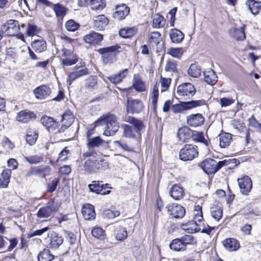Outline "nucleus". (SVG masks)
<instances>
[{
  "mask_svg": "<svg viewBox=\"0 0 261 261\" xmlns=\"http://www.w3.org/2000/svg\"><path fill=\"white\" fill-rule=\"evenodd\" d=\"M38 137V135L35 131L29 130L26 135L25 140L29 144L33 145L35 143Z\"/></svg>",
  "mask_w": 261,
  "mask_h": 261,
  "instance_id": "50",
  "label": "nucleus"
},
{
  "mask_svg": "<svg viewBox=\"0 0 261 261\" xmlns=\"http://www.w3.org/2000/svg\"><path fill=\"white\" fill-rule=\"evenodd\" d=\"M114 233L116 240L119 241H123L127 237L126 229L119 226H114Z\"/></svg>",
  "mask_w": 261,
  "mask_h": 261,
  "instance_id": "33",
  "label": "nucleus"
},
{
  "mask_svg": "<svg viewBox=\"0 0 261 261\" xmlns=\"http://www.w3.org/2000/svg\"><path fill=\"white\" fill-rule=\"evenodd\" d=\"M69 153V151L68 149H67L66 147L59 154V156L55 162H53L52 161H50V163L54 166H56V163L57 162L61 161H64L67 160L68 158V154Z\"/></svg>",
  "mask_w": 261,
  "mask_h": 261,
  "instance_id": "59",
  "label": "nucleus"
},
{
  "mask_svg": "<svg viewBox=\"0 0 261 261\" xmlns=\"http://www.w3.org/2000/svg\"><path fill=\"white\" fill-rule=\"evenodd\" d=\"M11 175V169H4L0 175V188H5L8 186Z\"/></svg>",
  "mask_w": 261,
  "mask_h": 261,
  "instance_id": "32",
  "label": "nucleus"
},
{
  "mask_svg": "<svg viewBox=\"0 0 261 261\" xmlns=\"http://www.w3.org/2000/svg\"><path fill=\"white\" fill-rule=\"evenodd\" d=\"M128 73V69H124L119 71L117 74L109 76L108 79L114 84L120 83Z\"/></svg>",
  "mask_w": 261,
  "mask_h": 261,
  "instance_id": "34",
  "label": "nucleus"
},
{
  "mask_svg": "<svg viewBox=\"0 0 261 261\" xmlns=\"http://www.w3.org/2000/svg\"><path fill=\"white\" fill-rule=\"evenodd\" d=\"M78 61L77 57L74 54H72L71 57H66L62 59L64 65L69 66L75 64Z\"/></svg>",
  "mask_w": 261,
  "mask_h": 261,
  "instance_id": "55",
  "label": "nucleus"
},
{
  "mask_svg": "<svg viewBox=\"0 0 261 261\" xmlns=\"http://www.w3.org/2000/svg\"><path fill=\"white\" fill-rule=\"evenodd\" d=\"M108 167L107 162L101 160L88 159L85 161L83 168L84 171L88 174H94L102 172Z\"/></svg>",
  "mask_w": 261,
  "mask_h": 261,
  "instance_id": "3",
  "label": "nucleus"
},
{
  "mask_svg": "<svg viewBox=\"0 0 261 261\" xmlns=\"http://www.w3.org/2000/svg\"><path fill=\"white\" fill-rule=\"evenodd\" d=\"M198 156L197 146L192 144H186L179 153L180 160L183 161H192Z\"/></svg>",
  "mask_w": 261,
  "mask_h": 261,
  "instance_id": "5",
  "label": "nucleus"
},
{
  "mask_svg": "<svg viewBox=\"0 0 261 261\" xmlns=\"http://www.w3.org/2000/svg\"><path fill=\"white\" fill-rule=\"evenodd\" d=\"M204 118L200 113L193 114L187 116V123L194 127L202 125L204 122Z\"/></svg>",
  "mask_w": 261,
  "mask_h": 261,
  "instance_id": "13",
  "label": "nucleus"
},
{
  "mask_svg": "<svg viewBox=\"0 0 261 261\" xmlns=\"http://www.w3.org/2000/svg\"><path fill=\"white\" fill-rule=\"evenodd\" d=\"M54 10L57 17H63L66 15L67 9L58 3L54 5Z\"/></svg>",
  "mask_w": 261,
  "mask_h": 261,
  "instance_id": "49",
  "label": "nucleus"
},
{
  "mask_svg": "<svg viewBox=\"0 0 261 261\" xmlns=\"http://www.w3.org/2000/svg\"><path fill=\"white\" fill-rule=\"evenodd\" d=\"M97 81L96 76H90L86 80V87L89 90H92L97 86Z\"/></svg>",
  "mask_w": 261,
  "mask_h": 261,
  "instance_id": "61",
  "label": "nucleus"
},
{
  "mask_svg": "<svg viewBox=\"0 0 261 261\" xmlns=\"http://www.w3.org/2000/svg\"><path fill=\"white\" fill-rule=\"evenodd\" d=\"M170 248L171 250L175 251H185L186 250L180 239L173 240L170 244Z\"/></svg>",
  "mask_w": 261,
  "mask_h": 261,
  "instance_id": "46",
  "label": "nucleus"
},
{
  "mask_svg": "<svg viewBox=\"0 0 261 261\" xmlns=\"http://www.w3.org/2000/svg\"><path fill=\"white\" fill-rule=\"evenodd\" d=\"M170 195L175 200L182 198L184 195L182 188L177 185H173L170 190Z\"/></svg>",
  "mask_w": 261,
  "mask_h": 261,
  "instance_id": "39",
  "label": "nucleus"
},
{
  "mask_svg": "<svg viewBox=\"0 0 261 261\" xmlns=\"http://www.w3.org/2000/svg\"><path fill=\"white\" fill-rule=\"evenodd\" d=\"M80 25L73 20H68L66 24L65 27L69 31L74 32L79 28Z\"/></svg>",
  "mask_w": 261,
  "mask_h": 261,
  "instance_id": "63",
  "label": "nucleus"
},
{
  "mask_svg": "<svg viewBox=\"0 0 261 261\" xmlns=\"http://www.w3.org/2000/svg\"><path fill=\"white\" fill-rule=\"evenodd\" d=\"M108 184H104L101 181H93L91 184H89L88 187L90 191L92 192L98 194L107 195L110 193V190L106 189L110 188Z\"/></svg>",
  "mask_w": 261,
  "mask_h": 261,
  "instance_id": "7",
  "label": "nucleus"
},
{
  "mask_svg": "<svg viewBox=\"0 0 261 261\" xmlns=\"http://www.w3.org/2000/svg\"><path fill=\"white\" fill-rule=\"evenodd\" d=\"M230 163L229 160H224L217 162L215 160L207 159L200 163V167L206 174H212L217 172L222 167L228 165Z\"/></svg>",
  "mask_w": 261,
  "mask_h": 261,
  "instance_id": "2",
  "label": "nucleus"
},
{
  "mask_svg": "<svg viewBox=\"0 0 261 261\" xmlns=\"http://www.w3.org/2000/svg\"><path fill=\"white\" fill-rule=\"evenodd\" d=\"M82 212L86 220H91L94 219L95 218L94 206L90 204L84 205L82 208Z\"/></svg>",
  "mask_w": 261,
  "mask_h": 261,
  "instance_id": "26",
  "label": "nucleus"
},
{
  "mask_svg": "<svg viewBox=\"0 0 261 261\" xmlns=\"http://www.w3.org/2000/svg\"><path fill=\"white\" fill-rule=\"evenodd\" d=\"M35 118V114L28 110H23L19 112L16 117V120L21 123H28Z\"/></svg>",
  "mask_w": 261,
  "mask_h": 261,
  "instance_id": "18",
  "label": "nucleus"
},
{
  "mask_svg": "<svg viewBox=\"0 0 261 261\" xmlns=\"http://www.w3.org/2000/svg\"><path fill=\"white\" fill-rule=\"evenodd\" d=\"M246 6L253 15H256L259 13L261 9V2L255 0H248L246 2Z\"/></svg>",
  "mask_w": 261,
  "mask_h": 261,
  "instance_id": "30",
  "label": "nucleus"
},
{
  "mask_svg": "<svg viewBox=\"0 0 261 261\" xmlns=\"http://www.w3.org/2000/svg\"><path fill=\"white\" fill-rule=\"evenodd\" d=\"M63 242L62 237L58 236L55 232H52L50 233L49 247L51 248H57L61 245Z\"/></svg>",
  "mask_w": 261,
  "mask_h": 261,
  "instance_id": "36",
  "label": "nucleus"
},
{
  "mask_svg": "<svg viewBox=\"0 0 261 261\" xmlns=\"http://www.w3.org/2000/svg\"><path fill=\"white\" fill-rule=\"evenodd\" d=\"M59 178L56 177H55L50 179L47 183V192L50 193H53V192H54L59 184Z\"/></svg>",
  "mask_w": 261,
  "mask_h": 261,
  "instance_id": "58",
  "label": "nucleus"
},
{
  "mask_svg": "<svg viewBox=\"0 0 261 261\" xmlns=\"http://www.w3.org/2000/svg\"><path fill=\"white\" fill-rule=\"evenodd\" d=\"M185 110H190L197 107L205 105L204 100H191L187 102H183Z\"/></svg>",
  "mask_w": 261,
  "mask_h": 261,
  "instance_id": "44",
  "label": "nucleus"
},
{
  "mask_svg": "<svg viewBox=\"0 0 261 261\" xmlns=\"http://www.w3.org/2000/svg\"><path fill=\"white\" fill-rule=\"evenodd\" d=\"M24 159L25 160V161L31 164H38L41 162L43 160L42 156L39 155H34L28 156H24Z\"/></svg>",
  "mask_w": 261,
  "mask_h": 261,
  "instance_id": "60",
  "label": "nucleus"
},
{
  "mask_svg": "<svg viewBox=\"0 0 261 261\" xmlns=\"http://www.w3.org/2000/svg\"><path fill=\"white\" fill-rule=\"evenodd\" d=\"M54 259V256L50 254V251L44 249L38 255V261H51Z\"/></svg>",
  "mask_w": 261,
  "mask_h": 261,
  "instance_id": "47",
  "label": "nucleus"
},
{
  "mask_svg": "<svg viewBox=\"0 0 261 261\" xmlns=\"http://www.w3.org/2000/svg\"><path fill=\"white\" fill-rule=\"evenodd\" d=\"M103 140L99 137H96L93 138H89L88 145L89 147H96L99 146Z\"/></svg>",
  "mask_w": 261,
  "mask_h": 261,
  "instance_id": "54",
  "label": "nucleus"
},
{
  "mask_svg": "<svg viewBox=\"0 0 261 261\" xmlns=\"http://www.w3.org/2000/svg\"><path fill=\"white\" fill-rule=\"evenodd\" d=\"M124 121L133 125V128L140 133L144 127L143 122L142 120L138 119L128 115H126L125 116Z\"/></svg>",
  "mask_w": 261,
  "mask_h": 261,
  "instance_id": "22",
  "label": "nucleus"
},
{
  "mask_svg": "<svg viewBox=\"0 0 261 261\" xmlns=\"http://www.w3.org/2000/svg\"><path fill=\"white\" fill-rule=\"evenodd\" d=\"M169 36L172 42L174 43H180L184 38V34L180 31L175 29L170 31Z\"/></svg>",
  "mask_w": 261,
  "mask_h": 261,
  "instance_id": "37",
  "label": "nucleus"
},
{
  "mask_svg": "<svg viewBox=\"0 0 261 261\" xmlns=\"http://www.w3.org/2000/svg\"><path fill=\"white\" fill-rule=\"evenodd\" d=\"M219 138L220 147L226 148L230 145L231 140V134L222 133L219 135Z\"/></svg>",
  "mask_w": 261,
  "mask_h": 261,
  "instance_id": "38",
  "label": "nucleus"
},
{
  "mask_svg": "<svg viewBox=\"0 0 261 261\" xmlns=\"http://www.w3.org/2000/svg\"><path fill=\"white\" fill-rule=\"evenodd\" d=\"M194 220L193 221H196V223L199 222V224H201V223L203 220V215L201 207L199 205L195 207V209L194 211Z\"/></svg>",
  "mask_w": 261,
  "mask_h": 261,
  "instance_id": "52",
  "label": "nucleus"
},
{
  "mask_svg": "<svg viewBox=\"0 0 261 261\" xmlns=\"http://www.w3.org/2000/svg\"><path fill=\"white\" fill-rule=\"evenodd\" d=\"M224 247L228 251L237 250L240 248L239 242L233 238H227L222 241Z\"/></svg>",
  "mask_w": 261,
  "mask_h": 261,
  "instance_id": "23",
  "label": "nucleus"
},
{
  "mask_svg": "<svg viewBox=\"0 0 261 261\" xmlns=\"http://www.w3.org/2000/svg\"><path fill=\"white\" fill-rule=\"evenodd\" d=\"M108 19L103 15L94 17V27L98 31L103 30L109 23Z\"/></svg>",
  "mask_w": 261,
  "mask_h": 261,
  "instance_id": "25",
  "label": "nucleus"
},
{
  "mask_svg": "<svg viewBox=\"0 0 261 261\" xmlns=\"http://www.w3.org/2000/svg\"><path fill=\"white\" fill-rule=\"evenodd\" d=\"M177 92L179 96L191 98L196 93V89L191 83H186L177 87Z\"/></svg>",
  "mask_w": 261,
  "mask_h": 261,
  "instance_id": "8",
  "label": "nucleus"
},
{
  "mask_svg": "<svg viewBox=\"0 0 261 261\" xmlns=\"http://www.w3.org/2000/svg\"><path fill=\"white\" fill-rule=\"evenodd\" d=\"M102 39V35L93 31L85 35L84 37V40L86 43L93 45L98 44L101 42Z\"/></svg>",
  "mask_w": 261,
  "mask_h": 261,
  "instance_id": "19",
  "label": "nucleus"
},
{
  "mask_svg": "<svg viewBox=\"0 0 261 261\" xmlns=\"http://www.w3.org/2000/svg\"><path fill=\"white\" fill-rule=\"evenodd\" d=\"M115 9L116 11L113 13V17L118 20L125 18L129 12V8L123 4L117 6Z\"/></svg>",
  "mask_w": 261,
  "mask_h": 261,
  "instance_id": "20",
  "label": "nucleus"
},
{
  "mask_svg": "<svg viewBox=\"0 0 261 261\" xmlns=\"http://www.w3.org/2000/svg\"><path fill=\"white\" fill-rule=\"evenodd\" d=\"M204 79L206 83L211 85H215L218 77L216 73L212 69H208L203 72Z\"/></svg>",
  "mask_w": 261,
  "mask_h": 261,
  "instance_id": "35",
  "label": "nucleus"
},
{
  "mask_svg": "<svg viewBox=\"0 0 261 261\" xmlns=\"http://www.w3.org/2000/svg\"><path fill=\"white\" fill-rule=\"evenodd\" d=\"M192 133V130L188 127H182L178 129L177 133V137L179 141L186 142L191 138Z\"/></svg>",
  "mask_w": 261,
  "mask_h": 261,
  "instance_id": "24",
  "label": "nucleus"
},
{
  "mask_svg": "<svg viewBox=\"0 0 261 261\" xmlns=\"http://www.w3.org/2000/svg\"><path fill=\"white\" fill-rule=\"evenodd\" d=\"M165 68L167 72H176L177 71L176 62L174 60H168Z\"/></svg>",
  "mask_w": 261,
  "mask_h": 261,
  "instance_id": "57",
  "label": "nucleus"
},
{
  "mask_svg": "<svg viewBox=\"0 0 261 261\" xmlns=\"http://www.w3.org/2000/svg\"><path fill=\"white\" fill-rule=\"evenodd\" d=\"M106 125L103 135L106 136L114 135L118 130L120 126L116 116L108 113L101 116L95 123V127Z\"/></svg>",
  "mask_w": 261,
  "mask_h": 261,
  "instance_id": "1",
  "label": "nucleus"
},
{
  "mask_svg": "<svg viewBox=\"0 0 261 261\" xmlns=\"http://www.w3.org/2000/svg\"><path fill=\"white\" fill-rule=\"evenodd\" d=\"M149 39L152 45H158L162 41V38L159 32H152L149 35Z\"/></svg>",
  "mask_w": 261,
  "mask_h": 261,
  "instance_id": "48",
  "label": "nucleus"
},
{
  "mask_svg": "<svg viewBox=\"0 0 261 261\" xmlns=\"http://www.w3.org/2000/svg\"><path fill=\"white\" fill-rule=\"evenodd\" d=\"M120 47L118 45H113L100 48L98 52L101 55V59L105 64L113 63L116 60V55Z\"/></svg>",
  "mask_w": 261,
  "mask_h": 261,
  "instance_id": "4",
  "label": "nucleus"
},
{
  "mask_svg": "<svg viewBox=\"0 0 261 261\" xmlns=\"http://www.w3.org/2000/svg\"><path fill=\"white\" fill-rule=\"evenodd\" d=\"M166 20L164 17L159 14L153 16L152 27L154 28H161L164 27Z\"/></svg>",
  "mask_w": 261,
  "mask_h": 261,
  "instance_id": "43",
  "label": "nucleus"
},
{
  "mask_svg": "<svg viewBox=\"0 0 261 261\" xmlns=\"http://www.w3.org/2000/svg\"><path fill=\"white\" fill-rule=\"evenodd\" d=\"M74 116L70 111H66L62 115L61 121L63 122L62 126L58 130L59 132H63L69 127L74 121Z\"/></svg>",
  "mask_w": 261,
  "mask_h": 261,
  "instance_id": "17",
  "label": "nucleus"
},
{
  "mask_svg": "<svg viewBox=\"0 0 261 261\" xmlns=\"http://www.w3.org/2000/svg\"><path fill=\"white\" fill-rule=\"evenodd\" d=\"M59 208L58 204L54 200L49 201L46 206L38 210L37 216L39 218H47L56 213Z\"/></svg>",
  "mask_w": 261,
  "mask_h": 261,
  "instance_id": "6",
  "label": "nucleus"
},
{
  "mask_svg": "<svg viewBox=\"0 0 261 261\" xmlns=\"http://www.w3.org/2000/svg\"><path fill=\"white\" fill-rule=\"evenodd\" d=\"M121 128L123 129L122 135L125 137L134 138L140 136V133L128 124H122Z\"/></svg>",
  "mask_w": 261,
  "mask_h": 261,
  "instance_id": "28",
  "label": "nucleus"
},
{
  "mask_svg": "<svg viewBox=\"0 0 261 261\" xmlns=\"http://www.w3.org/2000/svg\"><path fill=\"white\" fill-rule=\"evenodd\" d=\"M91 233L92 236L101 240L105 238L104 231L101 227H96L92 230Z\"/></svg>",
  "mask_w": 261,
  "mask_h": 261,
  "instance_id": "62",
  "label": "nucleus"
},
{
  "mask_svg": "<svg viewBox=\"0 0 261 261\" xmlns=\"http://www.w3.org/2000/svg\"><path fill=\"white\" fill-rule=\"evenodd\" d=\"M245 27V25H244L239 29L232 28L229 30L230 35L237 40H244L246 38V35L244 32Z\"/></svg>",
  "mask_w": 261,
  "mask_h": 261,
  "instance_id": "29",
  "label": "nucleus"
},
{
  "mask_svg": "<svg viewBox=\"0 0 261 261\" xmlns=\"http://www.w3.org/2000/svg\"><path fill=\"white\" fill-rule=\"evenodd\" d=\"M238 183L241 193L248 195L251 191L252 184L251 178L248 176H244L238 179Z\"/></svg>",
  "mask_w": 261,
  "mask_h": 261,
  "instance_id": "12",
  "label": "nucleus"
},
{
  "mask_svg": "<svg viewBox=\"0 0 261 261\" xmlns=\"http://www.w3.org/2000/svg\"><path fill=\"white\" fill-rule=\"evenodd\" d=\"M133 86L138 92L146 91L145 83L139 79H135Z\"/></svg>",
  "mask_w": 261,
  "mask_h": 261,
  "instance_id": "53",
  "label": "nucleus"
},
{
  "mask_svg": "<svg viewBox=\"0 0 261 261\" xmlns=\"http://www.w3.org/2000/svg\"><path fill=\"white\" fill-rule=\"evenodd\" d=\"M188 74L193 77H198L201 73L200 67L196 64H192L188 70Z\"/></svg>",
  "mask_w": 261,
  "mask_h": 261,
  "instance_id": "45",
  "label": "nucleus"
},
{
  "mask_svg": "<svg viewBox=\"0 0 261 261\" xmlns=\"http://www.w3.org/2000/svg\"><path fill=\"white\" fill-rule=\"evenodd\" d=\"M50 170V167L48 166L32 167L27 172L26 176H31L34 175L42 178H44L49 175Z\"/></svg>",
  "mask_w": 261,
  "mask_h": 261,
  "instance_id": "10",
  "label": "nucleus"
},
{
  "mask_svg": "<svg viewBox=\"0 0 261 261\" xmlns=\"http://www.w3.org/2000/svg\"><path fill=\"white\" fill-rule=\"evenodd\" d=\"M166 208L168 213L173 218L176 219L182 218L186 213L184 207L175 203L168 204Z\"/></svg>",
  "mask_w": 261,
  "mask_h": 261,
  "instance_id": "11",
  "label": "nucleus"
},
{
  "mask_svg": "<svg viewBox=\"0 0 261 261\" xmlns=\"http://www.w3.org/2000/svg\"><path fill=\"white\" fill-rule=\"evenodd\" d=\"M211 214L212 217L218 221L222 217V210L219 207L213 208Z\"/></svg>",
  "mask_w": 261,
  "mask_h": 261,
  "instance_id": "64",
  "label": "nucleus"
},
{
  "mask_svg": "<svg viewBox=\"0 0 261 261\" xmlns=\"http://www.w3.org/2000/svg\"><path fill=\"white\" fill-rule=\"evenodd\" d=\"M31 47L36 53H40L46 49V43L43 39L40 38L32 42Z\"/></svg>",
  "mask_w": 261,
  "mask_h": 261,
  "instance_id": "27",
  "label": "nucleus"
},
{
  "mask_svg": "<svg viewBox=\"0 0 261 261\" xmlns=\"http://www.w3.org/2000/svg\"><path fill=\"white\" fill-rule=\"evenodd\" d=\"M137 32L136 27L124 28L119 31V35L124 38H130L134 36Z\"/></svg>",
  "mask_w": 261,
  "mask_h": 261,
  "instance_id": "40",
  "label": "nucleus"
},
{
  "mask_svg": "<svg viewBox=\"0 0 261 261\" xmlns=\"http://www.w3.org/2000/svg\"><path fill=\"white\" fill-rule=\"evenodd\" d=\"M159 84L156 83L154 85L151 93V103L153 106L154 110L156 108L158 100L159 95Z\"/></svg>",
  "mask_w": 261,
  "mask_h": 261,
  "instance_id": "42",
  "label": "nucleus"
},
{
  "mask_svg": "<svg viewBox=\"0 0 261 261\" xmlns=\"http://www.w3.org/2000/svg\"><path fill=\"white\" fill-rule=\"evenodd\" d=\"M35 97L43 100L47 98L51 93L50 89L46 85H41L35 88L33 91Z\"/></svg>",
  "mask_w": 261,
  "mask_h": 261,
  "instance_id": "16",
  "label": "nucleus"
},
{
  "mask_svg": "<svg viewBox=\"0 0 261 261\" xmlns=\"http://www.w3.org/2000/svg\"><path fill=\"white\" fill-rule=\"evenodd\" d=\"M2 29L4 30L7 35L14 36L18 33L20 25L18 21L10 19L2 26Z\"/></svg>",
  "mask_w": 261,
  "mask_h": 261,
  "instance_id": "9",
  "label": "nucleus"
},
{
  "mask_svg": "<svg viewBox=\"0 0 261 261\" xmlns=\"http://www.w3.org/2000/svg\"><path fill=\"white\" fill-rule=\"evenodd\" d=\"M182 229L188 233H193L200 231V228H199V224L196 221H190L187 223H183L181 225Z\"/></svg>",
  "mask_w": 261,
  "mask_h": 261,
  "instance_id": "31",
  "label": "nucleus"
},
{
  "mask_svg": "<svg viewBox=\"0 0 261 261\" xmlns=\"http://www.w3.org/2000/svg\"><path fill=\"white\" fill-rule=\"evenodd\" d=\"M183 53L184 50L182 48H172L168 51L167 54L174 58L179 59Z\"/></svg>",
  "mask_w": 261,
  "mask_h": 261,
  "instance_id": "56",
  "label": "nucleus"
},
{
  "mask_svg": "<svg viewBox=\"0 0 261 261\" xmlns=\"http://www.w3.org/2000/svg\"><path fill=\"white\" fill-rule=\"evenodd\" d=\"M191 138L194 141L203 143L206 146L208 145V142L205 139L202 132L192 131Z\"/></svg>",
  "mask_w": 261,
  "mask_h": 261,
  "instance_id": "41",
  "label": "nucleus"
},
{
  "mask_svg": "<svg viewBox=\"0 0 261 261\" xmlns=\"http://www.w3.org/2000/svg\"><path fill=\"white\" fill-rule=\"evenodd\" d=\"M90 5L92 9L96 10H101L105 7L103 0H90Z\"/></svg>",
  "mask_w": 261,
  "mask_h": 261,
  "instance_id": "51",
  "label": "nucleus"
},
{
  "mask_svg": "<svg viewBox=\"0 0 261 261\" xmlns=\"http://www.w3.org/2000/svg\"><path fill=\"white\" fill-rule=\"evenodd\" d=\"M40 121L49 132L55 130L58 126V122L54 118L47 116L42 117Z\"/></svg>",
  "mask_w": 261,
  "mask_h": 261,
  "instance_id": "21",
  "label": "nucleus"
},
{
  "mask_svg": "<svg viewBox=\"0 0 261 261\" xmlns=\"http://www.w3.org/2000/svg\"><path fill=\"white\" fill-rule=\"evenodd\" d=\"M89 74V70L86 67H76L75 71L70 72L68 75V82L70 85L76 79Z\"/></svg>",
  "mask_w": 261,
  "mask_h": 261,
  "instance_id": "15",
  "label": "nucleus"
},
{
  "mask_svg": "<svg viewBox=\"0 0 261 261\" xmlns=\"http://www.w3.org/2000/svg\"><path fill=\"white\" fill-rule=\"evenodd\" d=\"M144 108L142 102L138 99L128 100L127 104L126 111L132 114L141 112Z\"/></svg>",
  "mask_w": 261,
  "mask_h": 261,
  "instance_id": "14",
  "label": "nucleus"
}]
</instances>
